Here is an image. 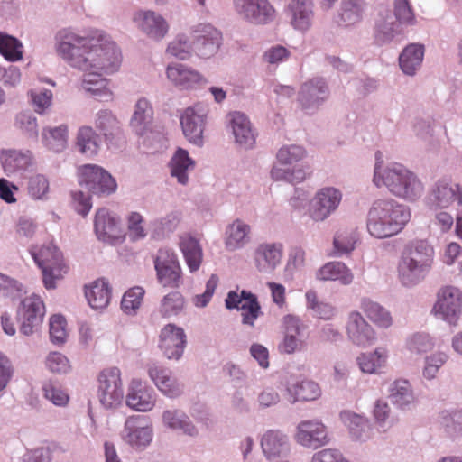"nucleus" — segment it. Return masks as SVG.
Here are the masks:
<instances>
[{"mask_svg":"<svg viewBox=\"0 0 462 462\" xmlns=\"http://www.w3.org/2000/svg\"><path fill=\"white\" fill-rule=\"evenodd\" d=\"M118 46L104 31H82L75 27H64L54 35L56 54L73 69H86L89 61L109 49Z\"/></svg>","mask_w":462,"mask_h":462,"instance_id":"1","label":"nucleus"},{"mask_svg":"<svg viewBox=\"0 0 462 462\" xmlns=\"http://www.w3.org/2000/svg\"><path fill=\"white\" fill-rule=\"evenodd\" d=\"M373 183L376 188H384L393 196L408 202L418 201L425 191L422 180L414 171L400 162L385 164L381 151L374 153Z\"/></svg>","mask_w":462,"mask_h":462,"instance_id":"2","label":"nucleus"},{"mask_svg":"<svg viewBox=\"0 0 462 462\" xmlns=\"http://www.w3.org/2000/svg\"><path fill=\"white\" fill-rule=\"evenodd\" d=\"M123 54L119 46L108 49L89 61L86 69H77L83 72L80 89L90 97L103 102L113 99V92L109 88V80L105 76H111L120 70Z\"/></svg>","mask_w":462,"mask_h":462,"instance_id":"3","label":"nucleus"},{"mask_svg":"<svg viewBox=\"0 0 462 462\" xmlns=\"http://www.w3.org/2000/svg\"><path fill=\"white\" fill-rule=\"evenodd\" d=\"M411 217V208L393 199L374 200L366 216V230L376 239L392 237L401 233Z\"/></svg>","mask_w":462,"mask_h":462,"instance_id":"4","label":"nucleus"},{"mask_svg":"<svg viewBox=\"0 0 462 462\" xmlns=\"http://www.w3.org/2000/svg\"><path fill=\"white\" fill-rule=\"evenodd\" d=\"M434 249L424 240L413 242L402 254L397 264V279L407 289L422 283L432 269Z\"/></svg>","mask_w":462,"mask_h":462,"instance_id":"5","label":"nucleus"},{"mask_svg":"<svg viewBox=\"0 0 462 462\" xmlns=\"http://www.w3.org/2000/svg\"><path fill=\"white\" fill-rule=\"evenodd\" d=\"M307 157L302 145L285 144L276 153V162L270 175L274 181H285L291 184L302 183L307 179V171L300 162Z\"/></svg>","mask_w":462,"mask_h":462,"instance_id":"6","label":"nucleus"},{"mask_svg":"<svg viewBox=\"0 0 462 462\" xmlns=\"http://www.w3.org/2000/svg\"><path fill=\"white\" fill-rule=\"evenodd\" d=\"M34 263L42 270L44 287L47 290L55 289L57 281L62 279L68 273L61 252L50 243L38 247L32 245L29 249Z\"/></svg>","mask_w":462,"mask_h":462,"instance_id":"7","label":"nucleus"},{"mask_svg":"<svg viewBox=\"0 0 462 462\" xmlns=\"http://www.w3.org/2000/svg\"><path fill=\"white\" fill-rule=\"evenodd\" d=\"M343 191L333 185L318 188L309 202L307 215L313 223H323L335 215L343 201Z\"/></svg>","mask_w":462,"mask_h":462,"instance_id":"8","label":"nucleus"},{"mask_svg":"<svg viewBox=\"0 0 462 462\" xmlns=\"http://www.w3.org/2000/svg\"><path fill=\"white\" fill-rule=\"evenodd\" d=\"M79 184L88 192L99 198H106L116 193L117 182L103 167L88 163L81 165L77 171Z\"/></svg>","mask_w":462,"mask_h":462,"instance_id":"9","label":"nucleus"},{"mask_svg":"<svg viewBox=\"0 0 462 462\" xmlns=\"http://www.w3.org/2000/svg\"><path fill=\"white\" fill-rule=\"evenodd\" d=\"M427 208H462V185L450 178L437 180L424 199Z\"/></svg>","mask_w":462,"mask_h":462,"instance_id":"10","label":"nucleus"},{"mask_svg":"<svg viewBox=\"0 0 462 462\" xmlns=\"http://www.w3.org/2000/svg\"><path fill=\"white\" fill-rule=\"evenodd\" d=\"M431 314L449 326L457 327L462 315V292L451 285L440 288Z\"/></svg>","mask_w":462,"mask_h":462,"instance_id":"11","label":"nucleus"},{"mask_svg":"<svg viewBox=\"0 0 462 462\" xmlns=\"http://www.w3.org/2000/svg\"><path fill=\"white\" fill-rule=\"evenodd\" d=\"M45 313V304L41 296L32 293L21 300L15 311L20 332L26 337L37 332L43 322Z\"/></svg>","mask_w":462,"mask_h":462,"instance_id":"12","label":"nucleus"},{"mask_svg":"<svg viewBox=\"0 0 462 462\" xmlns=\"http://www.w3.org/2000/svg\"><path fill=\"white\" fill-rule=\"evenodd\" d=\"M158 282L164 288L176 289L181 283L182 269L176 253L168 247L160 248L153 256Z\"/></svg>","mask_w":462,"mask_h":462,"instance_id":"13","label":"nucleus"},{"mask_svg":"<svg viewBox=\"0 0 462 462\" xmlns=\"http://www.w3.org/2000/svg\"><path fill=\"white\" fill-rule=\"evenodd\" d=\"M93 226L97 239L102 243L116 245L125 238L120 217L106 208L96 211Z\"/></svg>","mask_w":462,"mask_h":462,"instance_id":"14","label":"nucleus"},{"mask_svg":"<svg viewBox=\"0 0 462 462\" xmlns=\"http://www.w3.org/2000/svg\"><path fill=\"white\" fill-rule=\"evenodd\" d=\"M294 441L301 448L318 449L330 443L328 427L317 418L300 420L293 432Z\"/></svg>","mask_w":462,"mask_h":462,"instance_id":"15","label":"nucleus"},{"mask_svg":"<svg viewBox=\"0 0 462 462\" xmlns=\"http://www.w3.org/2000/svg\"><path fill=\"white\" fill-rule=\"evenodd\" d=\"M153 428L140 415L128 416L119 433L124 444L134 450H144L153 439Z\"/></svg>","mask_w":462,"mask_h":462,"instance_id":"16","label":"nucleus"},{"mask_svg":"<svg viewBox=\"0 0 462 462\" xmlns=\"http://www.w3.org/2000/svg\"><path fill=\"white\" fill-rule=\"evenodd\" d=\"M282 323L283 337L278 345L279 351L286 355L304 351L308 345L307 324L299 316L293 314L285 315Z\"/></svg>","mask_w":462,"mask_h":462,"instance_id":"17","label":"nucleus"},{"mask_svg":"<svg viewBox=\"0 0 462 462\" xmlns=\"http://www.w3.org/2000/svg\"><path fill=\"white\" fill-rule=\"evenodd\" d=\"M98 399L106 409H116L124 401L121 371L117 367L102 370L98 375Z\"/></svg>","mask_w":462,"mask_h":462,"instance_id":"18","label":"nucleus"},{"mask_svg":"<svg viewBox=\"0 0 462 462\" xmlns=\"http://www.w3.org/2000/svg\"><path fill=\"white\" fill-rule=\"evenodd\" d=\"M263 457L268 462L288 460L291 455L292 444L289 435L280 429H269L259 437Z\"/></svg>","mask_w":462,"mask_h":462,"instance_id":"19","label":"nucleus"},{"mask_svg":"<svg viewBox=\"0 0 462 462\" xmlns=\"http://www.w3.org/2000/svg\"><path fill=\"white\" fill-rule=\"evenodd\" d=\"M345 329L348 341L356 347L367 348L378 338L375 328L358 310L347 314Z\"/></svg>","mask_w":462,"mask_h":462,"instance_id":"20","label":"nucleus"},{"mask_svg":"<svg viewBox=\"0 0 462 462\" xmlns=\"http://www.w3.org/2000/svg\"><path fill=\"white\" fill-rule=\"evenodd\" d=\"M165 76L172 87L181 91L195 90L208 84L200 71L180 62H170L165 68Z\"/></svg>","mask_w":462,"mask_h":462,"instance_id":"21","label":"nucleus"},{"mask_svg":"<svg viewBox=\"0 0 462 462\" xmlns=\"http://www.w3.org/2000/svg\"><path fill=\"white\" fill-rule=\"evenodd\" d=\"M146 371L150 380L165 397L176 399L184 393V383L169 367L150 362L146 365Z\"/></svg>","mask_w":462,"mask_h":462,"instance_id":"22","label":"nucleus"},{"mask_svg":"<svg viewBox=\"0 0 462 462\" xmlns=\"http://www.w3.org/2000/svg\"><path fill=\"white\" fill-rule=\"evenodd\" d=\"M235 12L245 22L255 25L272 23L276 10L269 0H233Z\"/></svg>","mask_w":462,"mask_h":462,"instance_id":"23","label":"nucleus"},{"mask_svg":"<svg viewBox=\"0 0 462 462\" xmlns=\"http://www.w3.org/2000/svg\"><path fill=\"white\" fill-rule=\"evenodd\" d=\"M226 130L232 134L236 145L245 151L255 147L257 132L249 117L243 112L232 111L226 115Z\"/></svg>","mask_w":462,"mask_h":462,"instance_id":"24","label":"nucleus"},{"mask_svg":"<svg viewBox=\"0 0 462 462\" xmlns=\"http://www.w3.org/2000/svg\"><path fill=\"white\" fill-rule=\"evenodd\" d=\"M157 393L145 381L132 379L126 389L125 405L135 412H150L157 403Z\"/></svg>","mask_w":462,"mask_h":462,"instance_id":"25","label":"nucleus"},{"mask_svg":"<svg viewBox=\"0 0 462 462\" xmlns=\"http://www.w3.org/2000/svg\"><path fill=\"white\" fill-rule=\"evenodd\" d=\"M194 53L201 59L213 57L219 50L222 34L210 23H199L191 29Z\"/></svg>","mask_w":462,"mask_h":462,"instance_id":"26","label":"nucleus"},{"mask_svg":"<svg viewBox=\"0 0 462 462\" xmlns=\"http://www.w3.org/2000/svg\"><path fill=\"white\" fill-rule=\"evenodd\" d=\"M208 114V106L198 103L186 108L180 116L182 132L187 140L198 146L203 145V131L205 117Z\"/></svg>","mask_w":462,"mask_h":462,"instance_id":"27","label":"nucleus"},{"mask_svg":"<svg viewBox=\"0 0 462 462\" xmlns=\"http://www.w3.org/2000/svg\"><path fill=\"white\" fill-rule=\"evenodd\" d=\"M133 22L143 35L154 42L163 40L170 31L168 21L152 10L137 11L133 16Z\"/></svg>","mask_w":462,"mask_h":462,"instance_id":"28","label":"nucleus"},{"mask_svg":"<svg viewBox=\"0 0 462 462\" xmlns=\"http://www.w3.org/2000/svg\"><path fill=\"white\" fill-rule=\"evenodd\" d=\"M329 88L323 78L316 77L304 82L299 92V103L307 113H313L328 99Z\"/></svg>","mask_w":462,"mask_h":462,"instance_id":"29","label":"nucleus"},{"mask_svg":"<svg viewBox=\"0 0 462 462\" xmlns=\"http://www.w3.org/2000/svg\"><path fill=\"white\" fill-rule=\"evenodd\" d=\"M285 14L290 25L297 32H309L315 22V5L313 0H290Z\"/></svg>","mask_w":462,"mask_h":462,"instance_id":"30","label":"nucleus"},{"mask_svg":"<svg viewBox=\"0 0 462 462\" xmlns=\"http://www.w3.org/2000/svg\"><path fill=\"white\" fill-rule=\"evenodd\" d=\"M391 359V348L387 345H379L374 349L360 353L356 362L359 370L368 375H380L388 369Z\"/></svg>","mask_w":462,"mask_h":462,"instance_id":"31","label":"nucleus"},{"mask_svg":"<svg viewBox=\"0 0 462 462\" xmlns=\"http://www.w3.org/2000/svg\"><path fill=\"white\" fill-rule=\"evenodd\" d=\"M186 342V334L182 328L170 323L161 329L159 347L167 359L175 361L180 359Z\"/></svg>","mask_w":462,"mask_h":462,"instance_id":"32","label":"nucleus"},{"mask_svg":"<svg viewBox=\"0 0 462 462\" xmlns=\"http://www.w3.org/2000/svg\"><path fill=\"white\" fill-rule=\"evenodd\" d=\"M283 245L279 242H262L253 253L254 267L259 273H270L282 263Z\"/></svg>","mask_w":462,"mask_h":462,"instance_id":"33","label":"nucleus"},{"mask_svg":"<svg viewBox=\"0 0 462 462\" xmlns=\"http://www.w3.org/2000/svg\"><path fill=\"white\" fill-rule=\"evenodd\" d=\"M339 420L346 428L349 439L356 443H365L372 439V427L365 413H357L352 410L339 412Z\"/></svg>","mask_w":462,"mask_h":462,"instance_id":"34","label":"nucleus"},{"mask_svg":"<svg viewBox=\"0 0 462 462\" xmlns=\"http://www.w3.org/2000/svg\"><path fill=\"white\" fill-rule=\"evenodd\" d=\"M391 403L400 411H409L418 403V396L412 383L406 378H397L387 388Z\"/></svg>","mask_w":462,"mask_h":462,"instance_id":"35","label":"nucleus"},{"mask_svg":"<svg viewBox=\"0 0 462 462\" xmlns=\"http://www.w3.org/2000/svg\"><path fill=\"white\" fill-rule=\"evenodd\" d=\"M0 163L7 176L22 174L34 166V157L28 150L2 149Z\"/></svg>","mask_w":462,"mask_h":462,"instance_id":"36","label":"nucleus"},{"mask_svg":"<svg viewBox=\"0 0 462 462\" xmlns=\"http://www.w3.org/2000/svg\"><path fill=\"white\" fill-rule=\"evenodd\" d=\"M252 241V226L242 218L228 223L224 232V245L226 251L236 252L247 246Z\"/></svg>","mask_w":462,"mask_h":462,"instance_id":"37","label":"nucleus"},{"mask_svg":"<svg viewBox=\"0 0 462 462\" xmlns=\"http://www.w3.org/2000/svg\"><path fill=\"white\" fill-rule=\"evenodd\" d=\"M197 162L189 155V152L181 147H178L172 153L169 162L168 169L170 176L181 186H188L190 180V174L196 169Z\"/></svg>","mask_w":462,"mask_h":462,"instance_id":"38","label":"nucleus"},{"mask_svg":"<svg viewBox=\"0 0 462 462\" xmlns=\"http://www.w3.org/2000/svg\"><path fill=\"white\" fill-rule=\"evenodd\" d=\"M162 427L172 431H181L189 437L199 435L198 428L189 417L181 410L176 408L165 409L161 415Z\"/></svg>","mask_w":462,"mask_h":462,"instance_id":"39","label":"nucleus"},{"mask_svg":"<svg viewBox=\"0 0 462 462\" xmlns=\"http://www.w3.org/2000/svg\"><path fill=\"white\" fill-rule=\"evenodd\" d=\"M315 278L319 282H337L346 286L353 282L354 273L343 262L330 261L315 272Z\"/></svg>","mask_w":462,"mask_h":462,"instance_id":"40","label":"nucleus"},{"mask_svg":"<svg viewBox=\"0 0 462 462\" xmlns=\"http://www.w3.org/2000/svg\"><path fill=\"white\" fill-rule=\"evenodd\" d=\"M111 292L109 282L105 278H98L84 286L88 304L96 310H102L109 305Z\"/></svg>","mask_w":462,"mask_h":462,"instance_id":"41","label":"nucleus"},{"mask_svg":"<svg viewBox=\"0 0 462 462\" xmlns=\"http://www.w3.org/2000/svg\"><path fill=\"white\" fill-rule=\"evenodd\" d=\"M365 0H342L337 10V23L342 27H352L360 23L366 13Z\"/></svg>","mask_w":462,"mask_h":462,"instance_id":"42","label":"nucleus"},{"mask_svg":"<svg viewBox=\"0 0 462 462\" xmlns=\"http://www.w3.org/2000/svg\"><path fill=\"white\" fill-rule=\"evenodd\" d=\"M178 245L189 272H197L203 260V249L199 240L190 234H182L179 236Z\"/></svg>","mask_w":462,"mask_h":462,"instance_id":"43","label":"nucleus"},{"mask_svg":"<svg viewBox=\"0 0 462 462\" xmlns=\"http://www.w3.org/2000/svg\"><path fill=\"white\" fill-rule=\"evenodd\" d=\"M43 147L54 153H60L68 148L69 126L60 124L56 126H44L41 132Z\"/></svg>","mask_w":462,"mask_h":462,"instance_id":"44","label":"nucleus"},{"mask_svg":"<svg viewBox=\"0 0 462 462\" xmlns=\"http://www.w3.org/2000/svg\"><path fill=\"white\" fill-rule=\"evenodd\" d=\"M287 400L291 404L298 402H312L321 396L319 385L310 380H302L288 384L285 389Z\"/></svg>","mask_w":462,"mask_h":462,"instance_id":"45","label":"nucleus"},{"mask_svg":"<svg viewBox=\"0 0 462 462\" xmlns=\"http://www.w3.org/2000/svg\"><path fill=\"white\" fill-rule=\"evenodd\" d=\"M101 137L97 131L89 125L80 126L76 134L75 145L79 153L88 157H95L101 148Z\"/></svg>","mask_w":462,"mask_h":462,"instance_id":"46","label":"nucleus"},{"mask_svg":"<svg viewBox=\"0 0 462 462\" xmlns=\"http://www.w3.org/2000/svg\"><path fill=\"white\" fill-rule=\"evenodd\" d=\"M401 34L400 24L394 20L389 10L381 12L375 21L374 39L378 44L392 42Z\"/></svg>","mask_w":462,"mask_h":462,"instance_id":"47","label":"nucleus"},{"mask_svg":"<svg viewBox=\"0 0 462 462\" xmlns=\"http://www.w3.org/2000/svg\"><path fill=\"white\" fill-rule=\"evenodd\" d=\"M152 116L153 110L150 102L144 97L139 98L130 120L132 130L139 136L146 134L151 129Z\"/></svg>","mask_w":462,"mask_h":462,"instance_id":"48","label":"nucleus"},{"mask_svg":"<svg viewBox=\"0 0 462 462\" xmlns=\"http://www.w3.org/2000/svg\"><path fill=\"white\" fill-rule=\"evenodd\" d=\"M371 415L377 432L386 434L397 424L398 419L393 414L390 404L383 399H377L371 410Z\"/></svg>","mask_w":462,"mask_h":462,"instance_id":"49","label":"nucleus"},{"mask_svg":"<svg viewBox=\"0 0 462 462\" xmlns=\"http://www.w3.org/2000/svg\"><path fill=\"white\" fill-rule=\"evenodd\" d=\"M425 49L422 44L411 43L407 45L399 56L401 70L407 76H414L420 69Z\"/></svg>","mask_w":462,"mask_h":462,"instance_id":"50","label":"nucleus"},{"mask_svg":"<svg viewBox=\"0 0 462 462\" xmlns=\"http://www.w3.org/2000/svg\"><path fill=\"white\" fill-rule=\"evenodd\" d=\"M360 310L377 328L387 329L393 325V318L388 310L378 302L364 297L360 300Z\"/></svg>","mask_w":462,"mask_h":462,"instance_id":"51","label":"nucleus"},{"mask_svg":"<svg viewBox=\"0 0 462 462\" xmlns=\"http://www.w3.org/2000/svg\"><path fill=\"white\" fill-rule=\"evenodd\" d=\"M438 422L447 438L452 440L462 438V408L443 410L439 414Z\"/></svg>","mask_w":462,"mask_h":462,"instance_id":"52","label":"nucleus"},{"mask_svg":"<svg viewBox=\"0 0 462 462\" xmlns=\"http://www.w3.org/2000/svg\"><path fill=\"white\" fill-rule=\"evenodd\" d=\"M96 130L106 139L110 140L117 135L121 130V124L114 113L109 109L97 111L93 119Z\"/></svg>","mask_w":462,"mask_h":462,"instance_id":"53","label":"nucleus"},{"mask_svg":"<svg viewBox=\"0 0 462 462\" xmlns=\"http://www.w3.org/2000/svg\"><path fill=\"white\" fill-rule=\"evenodd\" d=\"M448 360V353L440 350L425 356L421 368L422 378L428 382L436 380L439 374L440 369L446 365Z\"/></svg>","mask_w":462,"mask_h":462,"instance_id":"54","label":"nucleus"},{"mask_svg":"<svg viewBox=\"0 0 462 462\" xmlns=\"http://www.w3.org/2000/svg\"><path fill=\"white\" fill-rule=\"evenodd\" d=\"M180 222V215L178 212H171L154 219L151 223V236L156 240L163 239L177 229Z\"/></svg>","mask_w":462,"mask_h":462,"instance_id":"55","label":"nucleus"},{"mask_svg":"<svg viewBox=\"0 0 462 462\" xmlns=\"http://www.w3.org/2000/svg\"><path fill=\"white\" fill-rule=\"evenodd\" d=\"M0 54L9 62L23 60V45L17 38L0 32Z\"/></svg>","mask_w":462,"mask_h":462,"instance_id":"56","label":"nucleus"},{"mask_svg":"<svg viewBox=\"0 0 462 462\" xmlns=\"http://www.w3.org/2000/svg\"><path fill=\"white\" fill-rule=\"evenodd\" d=\"M42 392L43 398L57 407H66L69 402L67 390L58 381H44Z\"/></svg>","mask_w":462,"mask_h":462,"instance_id":"57","label":"nucleus"},{"mask_svg":"<svg viewBox=\"0 0 462 462\" xmlns=\"http://www.w3.org/2000/svg\"><path fill=\"white\" fill-rule=\"evenodd\" d=\"M244 297H246V301L243 302L238 310L241 312V323L244 326L254 328L258 318L263 313L255 294L244 293Z\"/></svg>","mask_w":462,"mask_h":462,"instance_id":"58","label":"nucleus"},{"mask_svg":"<svg viewBox=\"0 0 462 462\" xmlns=\"http://www.w3.org/2000/svg\"><path fill=\"white\" fill-rule=\"evenodd\" d=\"M185 308V299L177 291H171L164 295L159 305V312L164 318H171L180 315Z\"/></svg>","mask_w":462,"mask_h":462,"instance_id":"59","label":"nucleus"},{"mask_svg":"<svg viewBox=\"0 0 462 462\" xmlns=\"http://www.w3.org/2000/svg\"><path fill=\"white\" fill-rule=\"evenodd\" d=\"M165 52L177 60H187L194 53L193 42L186 34H178L169 42Z\"/></svg>","mask_w":462,"mask_h":462,"instance_id":"60","label":"nucleus"},{"mask_svg":"<svg viewBox=\"0 0 462 462\" xmlns=\"http://www.w3.org/2000/svg\"><path fill=\"white\" fill-rule=\"evenodd\" d=\"M145 290L142 286H134L123 295L121 310L127 316H135L141 309Z\"/></svg>","mask_w":462,"mask_h":462,"instance_id":"61","label":"nucleus"},{"mask_svg":"<svg viewBox=\"0 0 462 462\" xmlns=\"http://www.w3.org/2000/svg\"><path fill=\"white\" fill-rule=\"evenodd\" d=\"M27 192L34 200H47L50 193V181L46 175L34 173L28 178Z\"/></svg>","mask_w":462,"mask_h":462,"instance_id":"62","label":"nucleus"},{"mask_svg":"<svg viewBox=\"0 0 462 462\" xmlns=\"http://www.w3.org/2000/svg\"><path fill=\"white\" fill-rule=\"evenodd\" d=\"M357 241L356 233L353 230L344 229L336 233L333 240L335 256H342L355 249Z\"/></svg>","mask_w":462,"mask_h":462,"instance_id":"63","label":"nucleus"},{"mask_svg":"<svg viewBox=\"0 0 462 462\" xmlns=\"http://www.w3.org/2000/svg\"><path fill=\"white\" fill-rule=\"evenodd\" d=\"M431 213L430 226L440 234L448 233L456 225V217L448 208H428Z\"/></svg>","mask_w":462,"mask_h":462,"instance_id":"64","label":"nucleus"}]
</instances>
